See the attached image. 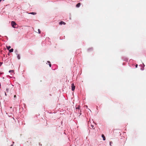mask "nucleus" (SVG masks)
I'll use <instances>...</instances> for the list:
<instances>
[{"instance_id": "obj_1", "label": "nucleus", "mask_w": 146, "mask_h": 146, "mask_svg": "<svg viewBox=\"0 0 146 146\" xmlns=\"http://www.w3.org/2000/svg\"><path fill=\"white\" fill-rule=\"evenodd\" d=\"M11 25L12 27L14 28H16L18 26L17 24L13 21L11 22Z\"/></svg>"}, {"instance_id": "obj_2", "label": "nucleus", "mask_w": 146, "mask_h": 146, "mask_svg": "<svg viewBox=\"0 0 146 146\" xmlns=\"http://www.w3.org/2000/svg\"><path fill=\"white\" fill-rule=\"evenodd\" d=\"M75 86L74 84L72 83L71 84L72 90V91H74L75 89Z\"/></svg>"}, {"instance_id": "obj_3", "label": "nucleus", "mask_w": 146, "mask_h": 146, "mask_svg": "<svg viewBox=\"0 0 146 146\" xmlns=\"http://www.w3.org/2000/svg\"><path fill=\"white\" fill-rule=\"evenodd\" d=\"M59 23V24H60V25H62V24L65 25L66 24V23L63 21H61V22H60Z\"/></svg>"}, {"instance_id": "obj_4", "label": "nucleus", "mask_w": 146, "mask_h": 146, "mask_svg": "<svg viewBox=\"0 0 146 146\" xmlns=\"http://www.w3.org/2000/svg\"><path fill=\"white\" fill-rule=\"evenodd\" d=\"M81 5V3H78L76 5V7H80Z\"/></svg>"}, {"instance_id": "obj_5", "label": "nucleus", "mask_w": 146, "mask_h": 146, "mask_svg": "<svg viewBox=\"0 0 146 146\" xmlns=\"http://www.w3.org/2000/svg\"><path fill=\"white\" fill-rule=\"evenodd\" d=\"M102 138H103V140H106V138H105V137L104 136V135L102 134Z\"/></svg>"}, {"instance_id": "obj_6", "label": "nucleus", "mask_w": 146, "mask_h": 146, "mask_svg": "<svg viewBox=\"0 0 146 146\" xmlns=\"http://www.w3.org/2000/svg\"><path fill=\"white\" fill-rule=\"evenodd\" d=\"M10 72L11 73H13V74H15V73H14V70H10Z\"/></svg>"}, {"instance_id": "obj_7", "label": "nucleus", "mask_w": 146, "mask_h": 146, "mask_svg": "<svg viewBox=\"0 0 146 146\" xmlns=\"http://www.w3.org/2000/svg\"><path fill=\"white\" fill-rule=\"evenodd\" d=\"M36 13H35V12H31V13H30L29 14H32V15H35L36 14Z\"/></svg>"}, {"instance_id": "obj_8", "label": "nucleus", "mask_w": 146, "mask_h": 146, "mask_svg": "<svg viewBox=\"0 0 146 146\" xmlns=\"http://www.w3.org/2000/svg\"><path fill=\"white\" fill-rule=\"evenodd\" d=\"M13 48L11 49L10 50V53L13 52Z\"/></svg>"}, {"instance_id": "obj_9", "label": "nucleus", "mask_w": 146, "mask_h": 146, "mask_svg": "<svg viewBox=\"0 0 146 146\" xmlns=\"http://www.w3.org/2000/svg\"><path fill=\"white\" fill-rule=\"evenodd\" d=\"M91 127L92 128H93V129H94L95 127H94V125H91Z\"/></svg>"}, {"instance_id": "obj_10", "label": "nucleus", "mask_w": 146, "mask_h": 146, "mask_svg": "<svg viewBox=\"0 0 146 146\" xmlns=\"http://www.w3.org/2000/svg\"><path fill=\"white\" fill-rule=\"evenodd\" d=\"M48 62L49 63V65L50 67H51V64L50 63V62L49 61H48Z\"/></svg>"}, {"instance_id": "obj_11", "label": "nucleus", "mask_w": 146, "mask_h": 146, "mask_svg": "<svg viewBox=\"0 0 146 146\" xmlns=\"http://www.w3.org/2000/svg\"><path fill=\"white\" fill-rule=\"evenodd\" d=\"M7 49L9 51V46H7Z\"/></svg>"}, {"instance_id": "obj_12", "label": "nucleus", "mask_w": 146, "mask_h": 146, "mask_svg": "<svg viewBox=\"0 0 146 146\" xmlns=\"http://www.w3.org/2000/svg\"><path fill=\"white\" fill-rule=\"evenodd\" d=\"M38 31L39 33H40V31L39 29H38Z\"/></svg>"}, {"instance_id": "obj_13", "label": "nucleus", "mask_w": 146, "mask_h": 146, "mask_svg": "<svg viewBox=\"0 0 146 146\" xmlns=\"http://www.w3.org/2000/svg\"><path fill=\"white\" fill-rule=\"evenodd\" d=\"M80 106H79L77 108H76V109H80Z\"/></svg>"}, {"instance_id": "obj_14", "label": "nucleus", "mask_w": 146, "mask_h": 146, "mask_svg": "<svg viewBox=\"0 0 146 146\" xmlns=\"http://www.w3.org/2000/svg\"><path fill=\"white\" fill-rule=\"evenodd\" d=\"M18 59H20V57H19V55L18 56Z\"/></svg>"}, {"instance_id": "obj_15", "label": "nucleus", "mask_w": 146, "mask_h": 146, "mask_svg": "<svg viewBox=\"0 0 146 146\" xmlns=\"http://www.w3.org/2000/svg\"><path fill=\"white\" fill-rule=\"evenodd\" d=\"M111 141H110V145H111Z\"/></svg>"}, {"instance_id": "obj_16", "label": "nucleus", "mask_w": 146, "mask_h": 146, "mask_svg": "<svg viewBox=\"0 0 146 146\" xmlns=\"http://www.w3.org/2000/svg\"><path fill=\"white\" fill-rule=\"evenodd\" d=\"M2 63L1 62H0V66L1 65Z\"/></svg>"}, {"instance_id": "obj_17", "label": "nucleus", "mask_w": 146, "mask_h": 146, "mask_svg": "<svg viewBox=\"0 0 146 146\" xmlns=\"http://www.w3.org/2000/svg\"><path fill=\"white\" fill-rule=\"evenodd\" d=\"M14 98H15L16 97V95H14Z\"/></svg>"}, {"instance_id": "obj_18", "label": "nucleus", "mask_w": 146, "mask_h": 146, "mask_svg": "<svg viewBox=\"0 0 146 146\" xmlns=\"http://www.w3.org/2000/svg\"><path fill=\"white\" fill-rule=\"evenodd\" d=\"M137 66H138L137 64H136V65L135 66H136V68H137Z\"/></svg>"}, {"instance_id": "obj_19", "label": "nucleus", "mask_w": 146, "mask_h": 146, "mask_svg": "<svg viewBox=\"0 0 146 146\" xmlns=\"http://www.w3.org/2000/svg\"><path fill=\"white\" fill-rule=\"evenodd\" d=\"M6 91H7V92H8V89H7Z\"/></svg>"}, {"instance_id": "obj_20", "label": "nucleus", "mask_w": 146, "mask_h": 146, "mask_svg": "<svg viewBox=\"0 0 146 146\" xmlns=\"http://www.w3.org/2000/svg\"><path fill=\"white\" fill-rule=\"evenodd\" d=\"M7 54H8V55H9V52H8Z\"/></svg>"}, {"instance_id": "obj_21", "label": "nucleus", "mask_w": 146, "mask_h": 146, "mask_svg": "<svg viewBox=\"0 0 146 146\" xmlns=\"http://www.w3.org/2000/svg\"><path fill=\"white\" fill-rule=\"evenodd\" d=\"M5 95H7L6 93L5 92Z\"/></svg>"}, {"instance_id": "obj_22", "label": "nucleus", "mask_w": 146, "mask_h": 146, "mask_svg": "<svg viewBox=\"0 0 146 146\" xmlns=\"http://www.w3.org/2000/svg\"><path fill=\"white\" fill-rule=\"evenodd\" d=\"M13 96V95H12V94H11V96Z\"/></svg>"}, {"instance_id": "obj_23", "label": "nucleus", "mask_w": 146, "mask_h": 146, "mask_svg": "<svg viewBox=\"0 0 146 146\" xmlns=\"http://www.w3.org/2000/svg\"><path fill=\"white\" fill-rule=\"evenodd\" d=\"M11 77L10 76V77H9L10 78H11Z\"/></svg>"}, {"instance_id": "obj_24", "label": "nucleus", "mask_w": 146, "mask_h": 146, "mask_svg": "<svg viewBox=\"0 0 146 146\" xmlns=\"http://www.w3.org/2000/svg\"><path fill=\"white\" fill-rule=\"evenodd\" d=\"M12 116V115H10V116Z\"/></svg>"}, {"instance_id": "obj_25", "label": "nucleus", "mask_w": 146, "mask_h": 146, "mask_svg": "<svg viewBox=\"0 0 146 146\" xmlns=\"http://www.w3.org/2000/svg\"><path fill=\"white\" fill-rule=\"evenodd\" d=\"M1 0H0V2L1 1Z\"/></svg>"}, {"instance_id": "obj_26", "label": "nucleus", "mask_w": 146, "mask_h": 146, "mask_svg": "<svg viewBox=\"0 0 146 146\" xmlns=\"http://www.w3.org/2000/svg\"><path fill=\"white\" fill-rule=\"evenodd\" d=\"M3 1H4V0H3Z\"/></svg>"}]
</instances>
